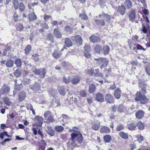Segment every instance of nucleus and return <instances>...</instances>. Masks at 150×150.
Returning a JSON list of instances; mask_svg holds the SVG:
<instances>
[{
	"instance_id": "obj_27",
	"label": "nucleus",
	"mask_w": 150,
	"mask_h": 150,
	"mask_svg": "<svg viewBox=\"0 0 150 150\" xmlns=\"http://www.w3.org/2000/svg\"><path fill=\"white\" fill-rule=\"evenodd\" d=\"M46 131L51 136H53L54 134V130L50 127H47Z\"/></svg>"
},
{
	"instance_id": "obj_1",
	"label": "nucleus",
	"mask_w": 150,
	"mask_h": 150,
	"mask_svg": "<svg viewBox=\"0 0 150 150\" xmlns=\"http://www.w3.org/2000/svg\"><path fill=\"white\" fill-rule=\"evenodd\" d=\"M138 84L139 88H141V90L136 93L134 99L136 101H139L141 104H144L148 101V99L144 95L146 93V85L144 82L141 81H139Z\"/></svg>"
},
{
	"instance_id": "obj_60",
	"label": "nucleus",
	"mask_w": 150,
	"mask_h": 150,
	"mask_svg": "<svg viewBox=\"0 0 150 150\" xmlns=\"http://www.w3.org/2000/svg\"><path fill=\"white\" fill-rule=\"evenodd\" d=\"M32 130L33 131V133L34 135H36L37 134V128L35 127L33 128Z\"/></svg>"
},
{
	"instance_id": "obj_50",
	"label": "nucleus",
	"mask_w": 150,
	"mask_h": 150,
	"mask_svg": "<svg viewBox=\"0 0 150 150\" xmlns=\"http://www.w3.org/2000/svg\"><path fill=\"white\" fill-rule=\"evenodd\" d=\"M80 95L83 97H86L87 96V93L85 90H81L80 92Z\"/></svg>"
},
{
	"instance_id": "obj_13",
	"label": "nucleus",
	"mask_w": 150,
	"mask_h": 150,
	"mask_svg": "<svg viewBox=\"0 0 150 150\" xmlns=\"http://www.w3.org/2000/svg\"><path fill=\"white\" fill-rule=\"evenodd\" d=\"M96 100L98 101L102 102L104 101V96L101 93H98L96 95Z\"/></svg>"
},
{
	"instance_id": "obj_51",
	"label": "nucleus",
	"mask_w": 150,
	"mask_h": 150,
	"mask_svg": "<svg viewBox=\"0 0 150 150\" xmlns=\"http://www.w3.org/2000/svg\"><path fill=\"white\" fill-rule=\"evenodd\" d=\"M89 91L91 93H93L94 92V84H93L89 86Z\"/></svg>"
},
{
	"instance_id": "obj_36",
	"label": "nucleus",
	"mask_w": 150,
	"mask_h": 150,
	"mask_svg": "<svg viewBox=\"0 0 150 150\" xmlns=\"http://www.w3.org/2000/svg\"><path fill=\"white\" fill-rule=\"evenodd\" d=\"M137 125L138 126L139 129L142 130L144 129V123L141 122L140 121L139 122Z\"/></svg>"
},
{
	"instance_id": "obj_58",
	"label": "nucleus",
	"mask_w": 150,
	"mask_h": 150,
	"mask_svg": "<svg viewBox=\"0 0 150 150\" xmlns=\"http://www.w3.org/2000/svg\"><path fill=\"white\" fill-rule=\"evenodd\" d=\"M84 55L85 57L87 58L90 57L91 56L90 54L88 51H85L84 52Z\"/></svg>"
},
{
	"instance_id": "obj_40",
	"label": "nucleus",
	"mask_w": 150,
	"mask_h": 150,
	"mask_svg": "<svg viewBox=\"0 0 150 150\" xmlns=\"http://www.w3.org/2000/svg\"><path fill=\"white\" fill-rule=\"evenodd\" d=\"M100 123L99 121H97L94 122V130H97L100 128Z\"/></svg>"
},
{
	"instance_id": "obj_57",
	"label": "nucleus",
	"mask_w": 150,
	"mask_h": 150,
	"mask_svg": "<svg viewBox=\"0 0 150 150\" xmlns=\"http://www.w3.org/2000/svg\"><path fill=\"white\" fill-rule=\"evenodd\" d=\"M116 88V86L115 83L113 82V84H111L110 86L109 89L112 90H114Z\"/></svg>"
},
{
	"instance_id": "obj_30",
	"label": "nucleus",
	"mask_w": 150,
	"mask_h": 150,
	"mask_svg": "<svg viewBox=\"0 0 150 150\" xmlns=\"http://www.w3.org/2000/svg\"><path fill=\"white\" fill-rule=\"evenodd\" d=\"M103 50L104 54L105 55H106L108 54L109 52V47L107 45H106L104 47Z\"/></svg>"
},
{
	"instance_id": "obj_8",
	"label": "nucleus",
	"mask_w": 150,
	"mask_h": 150,
	"mask_svg": "<svg viewBox=\"0 0 150 150\" xmlns=\"http://www.w3.org/2000/svg\"><path fill=\"white\" fill-rule=\"evenodd\" d=\"M105 101L109 103H112L114 102L115 100L114 97L110 94H107L105 96Z\"/></svg>"
},
{
	"instance_id": "obj_59",
	"label": "nucleus",
	"mask_w": 150,
	"mask_h": 150,
	"mask_svg": "<svg viewBox=\"0 0 150 150\" xmlns=\"http://www.w3.org/2000/svg\"><path fill=\"white\" fill-rule=\"evenodd\" d=\"M145 70L147 74L149 76H150V67H147L145 68Z\"/></svg>"
},
{
	"instance_id": "obj_48",
	"label": "nucleus",
	"mask_w": 150,
	"mask_h": 150,
	"mask_svg": "<svg viewBox=\"0 0 150 150\" xmlns=\"http://www.w3.org/2000/svg\"><path fill=\"white\" fill-rule=\"evenodd\" d=\"M15 88L18 91H19L23 87V85L22 83L20 84H16L14 86Z\"/></svg>"
},
{
	"instance_id": "obj_49",
	"label": "nucleus",
	"mask_w": 150,
	"mask_h": 150,
	"mask_svg": "<svg viewBox=\"0 0 150 150\" xmlns=\"http://www.w3.org/2000/svg\"><path fill=\"white\" fill-rule=\"evenodd\" d=\"M124 129V126L122 125H118L116 128V130L117 131H120L123 130Z\"/></svg>"
},
{
	"instance_id": "obj_63",
	"label": "nucleus",
	"mask_w": 150,
	"mask_h": 150,
	"mask_svg": "<svg viewBox=\"0 0 150 150\" xmlns=\"http://www.w3.org/2000/svg\"><path fill=\"white\" fill-rule=\"evenodd\" d=\"M106 18V20L107 21H110V16L109 15L106 13V15L105 16Z\"/></svg>"
},
{
	"instance_id": "obj_38",
	"label": "nucleus",
	"mask_w": 150,
	"mask_h": 150,
	"mask_svg": "<svg viewBox=\"0 0 150 150\" xmlns=\"http://www.w3.org/2000/svg\"><path fill=\"white\" fill-rule=\"evenodd\" d=\"M12 47L8 45H6V48L4 50L3 54L4 55H6L7 53V52L8 51H10Z\"/></svg>"
},
{
	"instance_id": "obj_61",
	"label": "nucleus",
	"mask_w": 150,
	"mask_h": 150,
	"mask_svg": "<svg viewBox=\"0 0 150 150\" xmlns=\"http://www.w3.org/2000/svg\"><path fill=\"white\" fill-rule=\"evenodd\" d=\"M99 3L100 6L103 7L105 3V2L104 0H99Z\"/></svg>"
},
{
	"instance_id": "obj_53",
	"label": "nucleus",
	"mask_w": 150,
	"mask_h": 150,
	"mask_svg": "<svg viewBox=\"0 0 150 150\" xmlns=\"http://www.w3.org/2000/svg\"><path fill=\"white\" fill-rule=\"evenodd\" d=\"M94 76H96L99 77L101 76V74L100 73L98 69H97L95 70V73H94Z\"/></svg>"
},
{
	"instance_id": "obj_20",
	"label": "nucleus",
	"mask_w": 150,
	"mask_h": 150,
	"mask_svg": "<svg viewBox=\"0 0 150 150\" xmlns=\"http://www.w3.org/2000/svg\"><path fill=\"white\" fill-rule=\"evenodd\" d=\"M26 97V93L24 91H21L18 94V100L21 101L23 100Z\"/></svg>"
},
{
	"instance_id": "obj_4",
	"label": "nucleus",
	"mask_w": 150,
	"mask_h": 150,
	"mask_svg": "<svg viewBox=\"0 0 150 150\" xmlns=\"http://www.w3.org/2000/svg\"><path fill=\"white\" fill-rule=\"evenodd\" d=\"M31 70L35 74L40 75V78L43 79L45 77L46 74L45 69L42 68L40 69H38L35 67H33L32 68Z\"/></svg>"
},
{
	"instance_id": "obj_64",
	"label": "nucleus",
	"mask_w": 150,
	"mask_h": 150,
	"mask_svg": "<svg viewBox=\"0 0 150 150\" xmlns=\"http://www.w3.org/2000/svg\"><path fill=\"white\" fill-rule=\"evenodd\" d=\"M137 47L138 50H145V49H144L143 48L142 46H141L139 44H137Z\"/></svg>"
},
{
	"instance_id": "obj_21",
	"label": "nucleus",
	"mask_w": 150,
	"mask_h": 150,
	"mask_svg": "<svg viewBox=\"0 0 150 150\" xmlns=\"http://www.w3.org/2000/svg\"><path fill=\"white\" fill-rule=\"evenodd\" d=\"M121 90L119 88H117L115 91L114 96L116 98L118 99L120 98L121 96Z\"/></svg>"
},
{
	"instance_id": "obj_52",
	"label": "nucleus",
	"mask_w": 150,
	"mask_h": 150,
	"mask_svg": "<svg viewBox=\"0 0 150 150\" xmlns=\"http://www.w3.org/2000/svg\"><path fill=\"white\" fill-rule=\"evenodd\" d=\"M62 118H63V119L62 120V121H66L67 120H69V117L68 116L64 115V114H63L62 115Z\"/></svg>"
},
{
	"instance_id": "obj_55",
	"label": "nucleus",
	"mask_w": 150,
	"mask_h": 150,
	"mask_svg": "<svg viewBox=\"0 0 150 150\" xmlns=\"http://www.w3.org/2000/svg\"><path fill=\"white\" fill-rule=\"evenodd\" d=\"M65 30L66 31L70 32H72V29L69 25H67L65 27Z\"/></svg>"
},
{
	"instance_id": "obj_24",
	"label": "nucleus",
	"mask_w": 150,
	"mask_h": 150,
	"mask_svg": "<svg viewBox=\"0 0 150 150\" xmlns=\"http://www.w3.org/2000/svg\"><path fill=\"white\" fill-rule=\"evenodd\" d=\"M64 44L67 47H69L72 45V43L69 38H67L65 39Z\"/></svg>"
},
{
	"instance_id": "obj_35",
	"label": "nucleus",
	"mask_w": 150,
	"mask_h": 150,
	"mask_svg": "<svg viewBox=\"0 0 150 150\" xmlns=\"http://www.w3.org/2000/svg\"><path fill=\"white\" fill-rule=\"evenodd\" d=\"M54 129L57 132H60L63 130L64 128L62 126L58 125L55 127Z\"/></svg>"
},
{
	"instance_id": "obj_6",
	"label": "nucleus",
	"mask_w": 150,
	"mask_h": 150,
	"mask_svg": "<svg viewBox=\"0 0 150 150\" xmlns=\"http://www.w3.org/2000/svg\"><path fill=\"white\" fill-rule=\"evenodd\" d=\"M44 115L45 118L49 122H52L54 121V119L51 116V113L49 110L46 111L44 113Z\"/></svg>"
},
{
	"instance_id": "obj_18",
	"label": "nucleus",
	"mask_w": 150,
	"mask_h": 150,
	"mask_svg": "<svg viewBox=\"0 0 150 150\" xmlns=\"http://www.w3.org/2000/svg\"><path fill=\"white\" fill-rule=\"evenodd\" d=\"M110 131V130L108 127L103 126L100 129V132L101 133H109Z\"/></svg>"
},
{
	"instance_id": "obj_19",
	"label": "nucleus",
	"mask_w": 150,
	"mask_h": 150,
	"mask_svg": "<svg viewBox=\"0 0 150 150\" xmlns=\"http://www.w3.org/2000/svg\"><path fill=\"white\" fill-rule=\"evenodd\" d=\"M117 109V111L120 112H123L127 110L126 107L122 104L119 105Z\"/></svg>"
},
{
	"instance_id": "obj_11",
	"label": "nucleus",
	"mask_w": 150,
	"mask_h": 150,
	"mask_svg": "<svg viewBox=\"0 0 150 150\" xmlns=\"http://www.w3.org/2000/svg\"><path fill=\"white\" fill-rule=\"evenodd\" d=\"M29 86L30 89L34 91H37L40 88V84L38 82H35L33 85H30Z\"/></svg>"
},
{
	"instance_id": "obj_45",
	"label": "nucleus",
	"mask_w": 150,
	"mask_h": 150,
	"mask_svg": "<svg viewBox=\"0 0 150 150\" xmlns=\"http://www.w3.org/2000/svg\"><path fill=\"white\" fill-rule=\"evenodd\" d=\"M13 4L15 9H17L18 8V1L17 0H13Z\"/></svg>"
},
{
	"instance_id": "obj_25",
	"label": "nucleus",
	"mask_w": 150,
	"mask_h": 150,
	"mask_svg": "<svg viewBox=\"0 0 150 150\" xmlns=\"http://www.w3.org/2000/svg\"><path fill=\"white\" fill-rule=\"evenodd\" d=\"M54 35L55 37L58 38H60L62 37L61 32L59 31L58 28H55L54 30Z\"/></svg>"
},
{
	"instance_id": "obj_9",
	"label": "nucleus",
	"mask_w": 150,
	"mask_h": 150,
	"mask_svg": "<svg viewBox=\"0 0 150 150\" xmlns=\"http://www.w3.org/2000/svg\"><path fill=\"white\" fill-rule=\"evenodd\" d=\"M71 39L73 42H76L79 45H81L82 44V39L79 35H77L74 37H72Z\"/></svg>"
},
{
	"instance_id": "obj_44",
	"label": "nucleus",
	"mask_w": 150,
	"mask_h": 150,
	"mask_svg": "<svg viewBox=\"0 0 150 150\" xmlns=\"http://www.w3.org/2000/svg\"><path fill=\"white\" fill-rule=\"evenodd\" d=\"M30 80L25 77L23 79V82L25 85H28L30 83Z\"/></svg>"
},
{
	"instance_id": "obj_26",
	"label": "nucleus",
	"mask_w": 150,
	"mask_h": 150,
	"mask_svg": "<svg viewBox=\"0 0 150 150\" xmlns=\"http://www.w3.org/2000/svg\"><path fill=\"white\" fill-rule=\"evenodd\" d=\"M58 89L59 92L61 95L62 96H64L65 95V89L64 86H60Z\"/></svg>"
},
{
	"instance_id": "obj_22",
	"label": "nucleus",
	"mask_w": 150,
	"mask_h": 150,
	"mask_svg": "<svg viewBox=\"0 0 150 150\" xmlns=\"http://www.w3.org/2000/svg\"><path fill=\"white\" fill-rule=\"evenodd\" d=\"M62 54V53L60 52L55 50L52 53V55L54 58L58 59Z\"/></svg>"
},
{
	"instance_id": "obj_46",
	"label": "nucleus",
	"mask_w": 150,
	"mask_h": 150,
	"mask_svg": "<svg viewBox=\"0 0 150 150\" xmlns=\"http://www.w3.org/2000/svg\"><path fill=\"white\" fill-rule=\"evenodd\" d=\"M14 75L16 77H18L21 76V73L19 69H17L14 73Z\"/></svg>"
},
{
	"instance_id": "obj_28",
	"label": "nucleus",
	"mask_w": 150,
	"mask_h": 150,
	"mask_svg": "<svg viewBox=\"0 0 150 150\" xmlns=\"http://www.w3.org/2000/svg\"><path fill=\"white\" fill-rule=\"evenodd\" d=\"M104 141L106 143H109L111 140V136L109 135H106L103 137Z\"/></svg>"
},
{
	"instance_id": "obj_47",
	"label": "nucleus",
	"mask_w": 150,
	"mask_h": 150,
	"mask_svg": "<svg viewBox=\"0 0 150 150\" xmlns=\"http://www.w3.org/2000/svg\"><path fill=\"white\" fill-rule=\"evenodd\" d=\"M31 47L30 45H27L24 50L25 51V53H28L30 51L31 49Z\"/></svg>"
},
{
	"instance_id": "obj_14",
	"label": "nucleus",
	"mask_w": 150,
	"mask_h": 150,
	"mask_svg": "<svg viewBox=\"0 0 150 150\" xmlns=\"http://www.w3.org/2000/svg\"><path fill=\"white\" fill-rule=\"evenodd\" d=\"M126 8L123 5L119 6L117 9V11L121 15H124L126 11Z\"/></svg>"
},
{
	"instance_id": "obj_54",
	"label": "nucleus",
	"mask_w": 150,
	"mask_h": 150,
	"mask_svg": "<svg viewBox=\"0 0 150 150\" xmlns=\"http://www.w3.org/2000/svg\"><path fill=\"white\" fill-rule=\"evenodd\" d=\"M19 8L21 11H24L25 7L24 4L22 3H20L19 6Z\"/></svg>"
},
{
	"instance_id": "obj_39",
	"label": "nucleus",
	"mask_w": 150,
	"mask_h": 150,
	"mask_svg": "<svg viewBox=\"0 0 150 150\" xmlns=\"http://www.w3.org/2000/svg\"><path fill=\"white\" fill-rule=\"evenodd\" d=\"M95 22L97 25L101 26H104L105 25V23L103 20H96Z\"/></svg>"
},
{
	"instance_id": "obj_10",
	"label": "nucleus",
	"mask_w": 150,
	"mask_h": 150,
	"mask_svg": "<svg viewBox=\"0 0 150 150\" xmlns=\"http://www.w3.org/2000/svg\"><path fill=\"white\" fill-rule=\"evenodd\" d=\"M128 16L129 20L132 22H134L136 17V14L133 10H131L128 12Z\"/></svg>"
},
{
	"instance_id": "obj_37",
	"label": "nucleus",
	"mask_w": 150,
	"mask_h": 150,
	"mask_svg": "<svg viewBox=\"0 0 150 150\" xmlns=\"http://www.w3.org/2000/svg\"><path fill=\"white\" fill-rule=\"evenodd\" d=\"M49 93L50 96H53L56 93L57 91L55 89L51 88L49 89Z\"/></svg>"
},
{
	"instance_id": "obj_5",
	"label": "nucleus",
	"mask_w": 150,
	"mask_h": 150,
	"mask_svg": "<svg viewBox=\"0 0 150 150\" xmlns=\"http://www.w3.org/2000/svg\"><path fill=\"white\" fill-rule=\"evenodd\" d=\"M35 123L33 125V126L41 127L43 123V119L39 116H36L35 117Z\"/></svg>"
},
{
	"instance_id": "obj_29",
	"label": "nucleus",
	"mask_w": 150,
	"mask_h": 150,
	"mask_svg": "<svg viewBox=\"0 0 150 150\" xmlns=\"http://www.w3.org/2000/svg\"><path fill=\"white\" fill-rule=\"evenodd\" d=\"M14 62L11 59L8 60L6 63V65L8 67H11L13 66Z\"/></svg>"
},
{
	"instance_id": "obj_23",
	"label": "nucleus",
	"mask_w": 150,
	"mask_h": 150,
	"mask_svg": "<svg viewBox=\"0 0 150 150\" xmlns=\"http://www.w3.org/2000/svg\"><path fill=\"white\" fill-rule=\"evenodd\" d=\"M137 125L135 123H132L127 125V128L130 130L133 131L135 130Z\"/></svg>"
},
{
	"instance_id": "obj_3",
	"label": "nucleus",
	"mask_w": 150,
	"mask_h": 150,
	"mask_svg": "<svg viewBox=\"0 0 150 150\" xmlns=\"http://www.w3.org/2000/svg\"><path fill=\"white\" fill-rule=\"evenodd\" d=\"M71 140L74 142L76 140L80 144L83 141V138L82 134L79 132L75 131L71 134Z\"/></svg>"
},
{
	"instance_id": "obj_43",
	"label": "nucleus",
	"mask_w": 150,
	"mask_h": 150,
	"mask_svg": "<svg viewBox=\"0 0 150 150\" xmlns=\"http://www.w3.org/2000/svg\"><path fill=\"white\" fill-rule=\"evenodd\" d=\"M23 27L22 24L18 23L16 26V28L17 30L21 31H22L23 30Z\"/></svg>"
},
{
	"instance_id": "obj_32",
	"label": "nucleus",
	"mask_w": 150,
	"mask_h": 150,
	"mask_svg": "<svg viewBox=\"0 0 150 150\" xmlns=\"http://www.w3.org/2000/svg\"><path fill=\"white\" fill-rule=\"evenodd\" d=\"M118 134L123 139H127L128 138L127 134L123 132H120Z\"/></svg>"
},
{
	"instance_id": "obj_41",
	"label": "nucleus",
	"mask_w": 150,
	"mask_h": 150,
	"mask_svg": "<svg viewBox=\"0 0 150 150\" xmlns=\"http://www.w3.org/2000/svg\"><path fill=\"white\" fill-rule=\"evenodd\" d=\"M79 17L82 19L84 20H87L88 19V17L86 15V13L84 12L80 13Z\"/></svg>"
},
{
	"instance_id": "obj_17",
	"label": "nucleus",
	"mask_w": 150,
	"mask_h": 150,
	"mask_svg": "<svg viewBox=\"0 0 150 150\" xmlns=\"http://www.w3.org/2000/svg\"><path fill=\"white\" fill-rule=\"evenodd\" d=\"M28 18L29 21H31L36 20L37 17L33 11L32 13H30L28 15Z\"/></svg>"
},
{
	"instance_id": "obj_62",
	"label": "nucleus",
	"mask_w": 150,
	"mask_h": 150,
	"mask_svg": "<svg viewBox=\"0 0 150 150\" xmlns=\"http://www.w3.org/2000/svg\"><path fill=\"white\" fill-rule=\"evenodd\" d=\"M100 41V38L97 36H94V42H99Z\"/></svg>"
},
{
	"instance_id": "obj_12",
	"label": "nucleus",
	"mask_w": 150,
	"mask_h": 150,
	"mask_svg": "<svg viewBox=\"0 0 150 150\" xmlns=\"http://www.w3.org/2000/svg\"><path fill=\"white\" fill-rule=\"evenodd\" d=\"M80 80V79L79 76H73L71 80V83L74 85H76L78 83Z\"/></svg>"
},
{
	"instance_id": "obj_31",
	"label": "nucleus",
	"mask_w": 150,
	"mask_h": 150,
	"mask_svg": "<svg viewBox=\"0 0 150 150\" xmlns=\"http://www.w3.org/2000/svg\"><path fill=\"white\" fill-rule=\"evenodd\" d=\"M102 47L99 45H96L94 47V51L97 53L100 54L102 51Z\"/></svg>"
},
{
	"instance_id": "obj_7",
	"label": "nucleus",
	"mask_w": 150,
	"mask_h": 150,
	"mask_svg": "<svg viewBox=\"0 0 150 150\" xmlns=\"http://www.w3.org/2000/svg\"><path fill=\"white\" fill-rule=\"evenodd\" d=\"M10 91V87L6 84L4 85L0 89V93L2 95L6 94L9 93Z\"/></svg>"
},
{
	"instance_id": "obj_2",
	"label": "nucleus",
	"mask_w": 150,
	"mask_h": 150,
	"mask_svg": "<svg viewBox=\"0 0 150 150\" xmlns=\"http://www.w3.org/2000/svg\"><path fill=\"white\" fill-rule=\"evenodd\" d=\"M96 62H94L95 65L97 66H100V68L102 69L107 66L109 63V61L107 58L105 57H98L94 59Z\"/></svg>"
},
{
	"instance_id": "obj_42",
	"label": "nucleus",
	"mask_w": 150,
	"mask_h": 150,
	"mask_svg": "<svg viewBox=\"0 0 150 150\" xmlns=\"http://www.w3.org/2000/svg\"><path fill=\"white\" fill-rule=\"evenodd\" d=\"M47 39L52 42H54V37L52 34L49 33L47 35Z\"/></svg>"
},
{
	"instance_id": "obj_15",
	"label": "nucleus",
	"mask_w": 150,
	"mask_h": 150,
	"mask_svg": "<svg viewBox=\"0 0 150 150\" xmlns=\"http://www.w3.org/2000/svg\"><path fill=\"white\" fill-rule=\"evenodd\" d=\"M124 6L127 9L130 8L132 6V3L131 0H125L124 2Z\"/></svg>"
},
{
	"instance_id": "obj_56",
	"label": "nucleus",
	"mask_w": 150,
	"mask_h": 150,
	"mask_svg": "<svg viewBox=\"0 0 150 150\" xmlns=\"http://www.w3.org/2000/svg\"><path fill=\"white\" fill-rule=\"evenodd\" d=\"M38 133L40 135V136L42 139H43L44 136L43 134L42 133V129L41 130L40 129H39L38 130Z\"/></svg>"
},
{
	"instance_id": "obj_33",
	"label": "nucleus",
	"mask_w": 150,
	"mask_h": 150,
	"mask_svg": "<svg viewBox=\"0 0 150 150\" xmlns=\"http://www.w3.org/2000/svg\"><path fill=\"white\" fill-rule=\"evenodd\" d=\"M22 61L20 58H17L15 60V64L18 67H20L22 65Z\"/></svg>"
},
{
	"instance_id": "obj_34",
	"label": "nucleus",
	"mask_w": 150,
	"mask_h": 150,
	"mask_svg": "<svg viewBox=\"0 0 150 150\" xmlns=\"http://www.w3.org/2000/svg\"><path fill=\"white\" fill-rule=\"evenodd\" d=\"M63 82L65 83H68L71 81L70 77L69 76H64L63 78Z\"/></svg>"
},
{
	"instance_id": "obj_16",
	"label": "nucleus",
	"mask_w": 150,
	"mask_h": 150,
	"mask_svg": "<svg viewBox=\"0 0 150 150\" xmlns=\"http://www.w3.org/2000/svg\"><path fill=\"white\" fill-rule=\"evenodd\" d=\"M144 113V112L143 110H140L136 113V117L137 119H140L143 117Z\"/></svg>"
}]
</instances>
